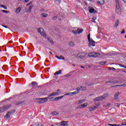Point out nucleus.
I'll return each mask as SVG.
<instances>
[{
    "label": "nucleus",
    "mask_w": 126,
    "mask_h": 126,
    "mask_svg": "<svg viewBox=\"0 0 126 126\" xmlns=\"http://www.w3.org/2000/svg\"><path fill=\"white\" fill-rule=\"evenodd\" d=\"M15 111L14 110H11L10 111H8V113L6 114L5 117L7 119H9V118H10V115H11V114H13V113H14Z\"/></svg>",
    "instance_id": "39448f33"
},
{
    "label": "nucleus",
    "mask_w": 126,
    "mask_h": 126,
    "mask_svg": "<svg viewBox=\"0 0 126 126\" xmlns=\"http://www.w3.org/2000/svg\"><path fill=\"white\" fill-rule=\"evenodd\" d=\"M50 101H54V100H55V98L53 97H51L50 99H49Z\"/></svg>",
    "instance_id": "37998d69"
},
{
    "label": "nucleus",
    "mask_w": 126,
    "mask_h": 126,
    "mask_svg": "<svg viewBox=\"0 0 126 126\" xmlns=\"http://www.w3.org/2000/svg\"><path fill=\"white\" fill-rule=\"evenodd\" d=\"M119 65H120V66H121V67H124V66H125L123 65L122 64H119Z\"/></svg>",
    "instance_id": "6e6d98bb"
},
{
    "label": "nucleus",
    "mask_w": 126,
    "mask_h": 126,
    "mask_svg": "<svg viewBox=\"0 0 126 126\" xmlns=\"http://www.w3.org/2000/svg\"><path fill=\"white\" fill-rule=\"evenodd\" d=\"M2 11L5 13H8V11L4 10H2Z\"/></svg>",
    "instance_id": "c03bdc74"
},
{
    "label": "nucleus",
    "mask_w": 126,
    "mask_h": 126,
    "mask_svg": "<svg viewBox=\"0 0 126 126\" xmlns=\"http://www.w3.org/2000/svg\"><path fill=\"white\" fill-rule=\"evenodd\" d=\"M89 11L90 12V13H97V11L95 10V9H94V8H90L89 10Z\"/></svg>",
    "instance_id": "ddd939ff"
},
{
    "label": "nucleus",
    "mask_w": 126,
    "mask_h": 126,
    "mask_svg": "<svg viewBox=\"0 0 126 126\" xmlns=\"http://www.w3.org/2000/svg\"><path fill=\"white\" fill-rule=\"evenodd\" d=\"M51 114L53 116H57V115H59V112L58 111H53Z\"/></svg>",
    "instance_id": "393cba45"
},
{
    "label": "nucleus",
    "mask_w": 126,
    "mask_h": 126,
    "mask_svg": "<svg viewBox=\"0 0 126 126\" xmlns=\"http://www.w3.org/2000/svg\"><path fill=\"white\" fill-rule=\"evenodd\" d=\"M106 83H112L113 84H115L116 83H119V81L115 80V81H108L107 82H106Z\"/></svg>",
    "instance_id": "4468645a"
},
{
    "label": "nucleus",
    "mask_w": 126,
    "mask_h": 126,
    "mask_svg": "<svg viewBox=\"0 0 126 126\" xmlns=\"http://www.w3.org/2000/svg\"><path fill=\"white\" fill-rule=\"evenodd\" d=\"M94 58H97V57H99V56H100V54L99 53H96L95 52H94Z\"/></svg>",
    "instance_id": "cd10ccee"
},
{
    "label": "nucleus",
    "mask_w": 126,
    "mask_h": 126,
    "mask_svg": "<svg viewBox=\"0 0 126 126\" xmlns=\"http://www.w3.org/2000/svg\"><path fill=\"white\" fill-rule=\"evenodd\" d=\"M117 105H116V107H117V108H120V104H119V103H117Z\"/></svg>",
    "instance_id": "8fccbe9b"
},
{
    "label": "nucleus",
    "mask_w": 126,
    "mask_h": 126,
    "mask_svg": "<svg viewBox=\"0 0 126 126\" xmlns=\"http://www.w3.org/2000/svg\"><path fill=\"white\" fill-rule=\"evenodd\" d=\"M69 44V46H70V47H74V46H75V43H74V42H72V41H69L68 42Z\"/></svg>",
    "instance_id": "5701e85b"
},
{
    "label": "nucleus",
    "mask_w": 126,
    "mask_h": 126,
    "mask_svg": "<svg viewBox=\"0 0 126 126\" xmlns=\"http://www.w3.org/2000/svg\"><path fill=\"white\" fill-rule=\"evenodd\" d=\"M119 24H120V20H117L114 24V27L115 28H117V27H118V26H119Z\"/></svg>",
    "instance_id": "6ab92c4d"
},
{
    "label": "nucleus",
    "mask_w": 126,
    "mask_h": 126,
    "mask_svg": "<svg viewBox=\"0 0 126 126\" xmlns=\"http://www.w3.org/2000/svg\"><path fill=\"white\" fill-rule=\"evenodd\" d=\"M96 1L100 5H103L105 3V0H96Z\"/></svg>",
    "instance_id": "6e6552de"
},
{
    "label": "nucleus",
    "mask_w": 126,
    "mask_h": 126,
    "mask_svg": "<svg viewBox=\"0 0 126 126\" xmlns=\"http://www.w3.org/2000/svg\"><path fill=\"white\" fill-rule=\"evenodd\" d=\"M0 6L1 7H3V8H4V9H7V8H6V6L4 5H0Z\"/></svg>",
    "instance_id": "e433bc0d"
},
{
    "label": "nucleus",
    "mask_w": 126,
    "mask_h": 126,
    "mask_svg": "<svg viewBox=\"0 0 126 126\" xmlns=\"http://www.w3.org/2000/svg\"><path fill=\"white\" fill-rule=\"evenodd\" d=\"M68 123V122L62 121L59 123V125L63 126H68V124H67Z\"/></svg>",
    "instance_id": "f8f14e48"
},
{
    "label": "nucleus",
    "mask_w": 126,
    "mask_h": 126,
    "mask_svg": "<svg viewBox=\"0 0 126 126\" xmlns=\"http://www.w3.org/2000/svg\"><path fill=\"white\" fill-rule=\"evenodd\" d=\"M116 126H121V125H116Z\"/></svg>",
    "instance_id": "774afa93"
},
{
    "label": "nucleus",
    "mask_w": 126,
    "mask_h": 126,
    "mask_svg": "<svg viewBox=\"0 0 126 126\" xmlns=\"http://www.w3.org/2000/svg\"><path fill=\"white\" fill-rule=\"evenodd\" d=\"M68 96H71L72 95L71 93H68Z\"/></svg>",
    "instance_id": "864d4df0"
},
{
    "label": "nucleus",
    "mask_w": 126,
    "mask_h": 126,
    "mask_svg": "<svg viewBox=\"0 0 126 126\" xmlns=\"http://www.w3.org/2000/svg\"><path fill=\"white\" fill-rule=\"evenodd\" d=\"M36 100H42V98H36Z\"/></svg>",
    "instance_id": "4d7b16f0"
},
{
    "label": "nucleus",
    "mask_w": 126,
    "mask_h": 126,
    "mask_svg": "<svg viewBox=\"0 0 126 126\" xmlns=\"http://www.w3.org/2000/svg\"><path fill=\"white\" fill-rule=\"evenodd\" d=\"M123 1H124V2H125V3H126V0H123Z\"/></svg>",
    "instance_id": "338daca9"
},
{
    "label": "nucleus",
    "mask_w": 126,
    "mask_h": 126,
    "mask_svg": "<svg viewBox=\"0 0 126 126\" xmlns=\"http://www.w3.org/2000/svg\"><path fill=\"white\" fill-rule=\"evenodd\" d=\"M24 102H25V100H20L15 101L14 104L15 105H20V104H22V103H24Z\"/></svg>",
    "instance_id": "9d476101"
},
{
    "label": "nucleus",
    "mask_w": 126,
    "mask_h": 126,
    "mask_svg": "<svg viewBox=\"0 0 126 126\" xmlns=\"http://www.w3.org/2000/svg\"><path fill=\"white\" fill-rule=\"evenodd\" d=\"M32 7H33V5H31L28 9V10L27 9V8L25 9V11L26 12H30V11H31V9H32Z\"/></svg>",
    "instance_id": "dca6fc26"
},
{
    "label": "nucleus",
    "mask_w": 126,
    "mask_h": 126,
    "mask_svg": "<svg viewBox=\"0 0 126 126\" xmlns=\"http://www.w3.org/2000/svg\"><path fill=\"white\" fill-rule=\"evenodd\" d=\"M99 104H96L95 106H94V107H90L89 108V111L90 112H92V111H94V110H96V107H98Z\"/></svg>",
    "instance_id": "9b49d317"
},
{
    "label": "nucleus",
    "mask_w": 126,
    "mask_h": 126,
    "mask_svg": "<svg viewBox=\"0 0 126 126\" xmlns=\"http://www.w3.org/2000/svg\"><path fill=\"white\" fill-rule=\"evenodd\" d=\"M29 1V0H25V2H28Z\"/></svg>",
    "instance_id": "e2e57ef3"
},
{
    "label": "nucleus",
    "mask_w": 126,
    "mask_h": 126,
    "mask_svg": "<svg viewBox=\"0 0 126 126\" xmlns=\"http://www.w3.org/2000/svg\"><path fill=\"white\" fill-rule=\"evenodd\" d=\"M116 70V68H114L113 67H110L108 69V70Z\"/></svg>",
    "instance_id": "c9c22d12"
},
{
    "label": "nucleus",
    "mask_w": 126,
    "mask_h": 126,
    "mask_svg": "<svg viewBox=\"0 0 126 126\" xmlns=\"http://www.w3.org/2000/svg\"><path fill=\"white\" fill-rule=\"evenodd\" d=\"M63 96H68V93L65 94Z\"/></svg>",
    "instance_id": "bf43d9fd"
},
{
    "label": "nucleus",
    "mask_w": 126,
    "mask_h": 126,
    "mask_svg": "<svg viewBox=\"0 0 126 126\" xmlns=\"http://www.w3.org/2000/svg\"><path fill=\"white\" fill-rule=\"evenodd\" d=\"M72 32H83V29H77V30H73Z\"/></svg>",
    "instance_id": "4be33fe9"
},
{
    "label": "nucleus",
    "mask_w": 126,
    "mask_h": 126,
    "mask_svg": "<svg viewBox=\"0 0 126 126\" xmlns=\"http://www.w3.org/2000/svg\"><path fill=\"white\" fill-rule=\"evenodd\" d=\"M55 58H57L58 60H61V58L57 55L55 56Z\"/></svg>",
    "instance_id": "de8ad7c7"
},
{
    "label": "nucleus",
    "mask_w": 126,
    "mask_h": 126,
    "mask_svg": "<svg viewBox=\"0 0 126 126\" xmlns=\"http://www.w3.org/2000/svg\"><path fill=\"white\" fill-rule=\"evenodd\" d=\"M38 32H44V29L42 28H39L37 30Z\"/></svg>",
    "instance_id": "2f4dec72"
},
{
    "label": "nucleus",
    "mask_w": 126,
    "mask_h": 126,
    "mask_svg": "<svg viewBox=\"0 0 126 126\" xmlns=\"http://www.w3.org/2000/svg\"><path fill=\"white\" fill-rule=\"evenodd\" d=\"M32 85L33 87H37V86H38V83H37L36 82H32Z\"/></svg>",
    "instance_id": "412c9836"
},
{
    "label": "nucleus",
    "mask_w": 126,
    "mask_h": 126,
    "mask_svg": "<svg viewBox=\"0 0 126 126\" xmlns=\"http://www.w3.org/2000/svg\"><path fill=\"white\" fill-rule=\"evenodd\" d=\"M20 11H21V7H18V8L16 9V10H15V12L16 13L18 14V13H20Z\"/></svg>",
    "instance_id": "aec40b11"
},
{
    "label": "nucleus",
    "mask_w": 126,
    "mask_h": 126,
    "mask_svg": "<svg viewBox=\"0 0 126 126\" xmlns=\"http://www.w3.org/2000/svg\"><path fill=\"white\" fill-rule=\"evenodd\" d=\"M88 41H90L92 39L91 38H90V33L88 35Z\"/></svg>",
    "instance_id": "58836bf2"
},
{
    "label": "nucleus",
    "mask_w": 126,
    "mask_h": 126,
    "mask_svg": "<svg viewBox=\"0 0 126 126\" xmlns=\"http://www.w3.org/2000/svg\"><path fill=\"white\" fill-rule=\"evenodd\" d=\"M61 92L60 91V90H58L57 92H54V94H55V95H59V94H61Z\"/></svg>",
    "instance_id": "7c9ffc66"
},
{
    "label": "nucleus",
    "mask_w": 126,
    "mask_h": 126,
    "mask_svg": "<svg viewBox=\"0 0 126 126\" xmlns=\"http://www.w3.org/2000/svg\"><path fill=\"white\" fill-rule=\"evenodd\" d=\"M3 27H4L5 28H7V27L5 26H2Z\"/></svg>",
    "instance_id": "69168bd1"
},
{
    "label": "nucleus",
    "mask_w": 126,
    "mask_h": 126,
    "mask_svg": "<svg viewBox=\"0 0 126 126\" xmlns=\"http://www.w3.org/2000/svg\"><path fill=\"white\" fill-rule=\"evenodd\" d=\"M78 104H82V103H84V102H85V99H82L78 101Z\"/></svg>",
    "instance_id": "473e14b6"
},
{
    "label": "nucleus",
    "mask_w": 126,
    "mask_h": 126,
    "mask_svg": "<svg viewBox=\"0 0 126 126\" xmlns=\"http://www.w3.org/2000/svg\"><path fill=\"white\" fill-rule=\"evenodd\" d=\"M89 47H95V41H94L93 39L89 40Z\"/></svg>",
    "instance_id": "423d86ee"
},
{
    "label": "nucleus",
    "mask_w": 126,
    "mask_h": 126,
    "mask_svg": "<svg viewBox=\"0 0 126 126\" xmlns=\"http://www.w3.org/2000/svg\"><path fill=\"white\" fill-rule=\"evenodd\" d=\"M10 107H11V105L2 106L0 108V112H4V111L7 110L8 108H10Z\"/></svg>",
    "instance_id": "7ed1b4c3"
},
{
    "label": "nucleus",
    "mask_w": 126,
    "mask_h": 126,
    "mask_svg": "<svg viewBox=\"0 0 126 126\" xmlns=\"http://www.w3.org/2000/svg\"><path fill=\"white\" fill-rule=\"evenodd\" d=\"M31 3H32V1H31L29 3L27 4L26 6H28L29 5H30V4H31Z\"/></svg>",
    "instance_id": "a18cd8bd"
},
{
    "label": "nucleus",
    "mask_w": 126,
    "mask_h": 126,
    "mask_svg": "<svg viewBox=\"0 0 126 126\" xmlns=\"http://www.w3.org/2000/svg\"><path fill=\"white\" fill-rule=\"evenodd\" d=\"M83 90H86V87H79L77 88V91H78V93H79V92L82 91Z\"/></svg>",
    "instance_id": "1a4fd4ad"
},
{
    "label": "nucleus",
    "mask_w": 126,
    "mask_h": 126,
    "mask_svg": "<svg viewBox=\"0 0 126 126\" xmlns=\"http://www.w3.org/2000/svg\"><path fill=\"white\" fill-rule=\"evenodd\" d=\"M110 106H111V104H110V103H108V104H107V107H110Z\"/></svg>",
    "instance_id": "13d9d810"
},
{
    "label": "nucleus",
    "mask_w": 126,
    "mask_h": 126,
    "mask_svg": "<svg viewBox=\"0 0 126 126\" xmlns=\"http://www.w3.org/2000/svg\"><path fill=\"white\" fill-rule=\"evenodd\" d=\"M60 59H61V60H63V61H64V57H63V56H60Z\"/></svg>",
    "instance_id": "a19ab883"
},
{
    "label": "nucleus",
    "mask_w": 126,
    "mask_h": 126,
    "mask_svg": "<svg viewBox=\"0 0 126 126\" xmlns=\"http://www.w3.org/2000/svg\"><path fill=\"white\" fill-rule=\"evenodd\" d=\"M54 19H57V18H58V17L56 16H55L54 17Z\"/></svg>",
    "instance_id": "680f3d73"
},
{
    "label": "nucleus",
    "mask_w": 126,
    "mask_h": 126,
    "mask_svg": "<svg viewBox=\"0 0 126 126\" xmlns=\"http://www.w3.org/2000/svg\"><path fill=\"white\" fill-rule=\"evenodd\" d=\"M92 85H93V84H92V83H89V86H92Z\"/></svg>",
    "instance_id": "3c124183"
},
{
    "label": "nucleus",
    "mask_w": 126,
    "mask_h": 126,
    "mask_svg": "<svg viewBox=\"0 0 126 126\" xmlns=\"http://www.w3.org/2000/svg\"><path fill=\"white\" fill-rule=\"evenodd\" d=\"M86 56V54L84 53H80L77 54L78 58H80V59H83L84 58H85Z\"/></svg>",
    "instance_id": "20e7f679"
},
{
    "label": "nucleus",
    "mask_w": 126,
    "mask_h": 126,
    "mask_svg": "<svg viewBox=\"0 0 126 126\" xmlns=\"http://www.w3.org/2000/svg\"><path fill=\"white\" fill-rule=\"evenodd\" d=\"M36 126H44V125L40 124L37 125Z\"/></svg>",
    "instance_id": "603ef678"
},
{
    "label": "nucleus",
    "mask_w": 126,
    "mask_h": 126,
    "mask_svg": "<svg viewBox=\"0 0 126 126\" xmlns=\"http://www.w3.org/2000/svg\"><path fill=\"white\" fill-rule=\"evenodd\" d=\"M62 72V70H59L58 71H57L55 73H54V75H59V74H61V73Z\"/></svg>",
    "instance_id": "c85d7f7f"
},
{
    "label": "nucleus",
    "mask_w": 126,
    "mask_h": 126,
    "mask_svg": "<svg viewBox=\"0 0 126 126\" xmlns=\"http://www.w3.org/2000/svg\"><path fill=\"white\" fill-rule=\"evenodd\" d=\"M56 94H55V93H52L48 95V97H52V96H55Z\"/></svg>",
    "instance_id": "f704fd0d"
},
{
    "label": "nucleus",
    "mask_w": 126,
    "mask_h": 126,
    "mask_svg": "<svg viewBox=\"0 0 126 126\" xmlns=\"http://www.w3.org/2000/svg\"><path fill=\"white\" fill-rule=\"evenodd\" d=\"M116 12L117 13V14H122V9L120 6L119 0H116Z\"/></svg>",
    "instance_id": "f03ea898"
},
{
    "label": "nucleus",
    "mask_w": 126,
    "mask_h": 126,
    "mask_svg": "<svg viewBox=\"0 0 126 126\" xmlns=\"http://www.w3.org/2000/svg\"><path fill=\"white\" fill-rule=\"evenodd\" d=\"M121 94V93L120 92L116 93L114 96V99H118V98H119V95H120V94Z\"/></svg>",
    "instance_id": "f3484780"
},
{
    "label": "nucleus",
    "mask_w": 126,
    "mask_h": 126,
    "mask_svg": "<svg viewBox=\"0 0 126 126\" xmlns=\"http://www.w3.org/2000/svg\"><path fill=\"white\" fill-rule=\"evenodd\" d=\"M41 17H48V14L46 13H43L42 14H41Z\"/></svg>",
    "instance_id": "a878e982"
},
{
    "label": "nucleus",
    "mask_w": 126,
    "mask_h": 126,
    "mask_svg": "<svg viewBox=\"0 0 126 126\" xmlns=\"http://www.w3.org/2000/svg\"><path fill=\"white\" fill-rule=\"evenodd\" d=\"M47 40H48V42H49V43H50L52 45H54V41L53 40V39H52L51 38H48Z\"/></svg>",
    "instance_id": "bb28decb"
},
{
    "label": "nucleus",
    "mask_w": 126,
    "mask_h": 126,
    "mask_svg": "<svg viewBox=\"0 0 126 126\" xmlns=\"http://www.w3.org/2000/svg\"><path fill=\"white\" fill-rule=\"evenodd\" d=\"M71 93H72V95H74L75 94H78V91H77L76 92H74Z\"/></svg>",
    "instance_id": "4c0bfd02"
},
{
    "label": "nucleus",
    "mask_w": 126,
    "mask_h": 126,
    "mask_svg": "<svg viewBox=\"0 0 126 126\" xmlns=\"http://www.w3.org/2000/svg\"><path fill=\"white\" fill-rule=\"evenodd\" d=\"M85 84L86 86H89V83H86Z\"/></svg>",
    "instance_id": "09e8293b"
},
{
    "label": "nucleus",
    "mask_w": 126,
    "mask_h": 126,
    "mask_svg": "<svg viewBox=\"0 0 126 126\" xmlns=\"http://www.w3.org/2000/svg\"><path fill=\"white\" fill-rule=\"evenodd\" d=\"M96 19H97V18H96V17H93V18H92V22H94V23H96V22L95 21V20H96Z\"/></svg>",
    "instance_id": "72a5a7b5"
},
{
    "label": "nucleus",
    "mask_w": 126,
    "mask_h": 126,
    "mask_svg": "<svg viewBox=\"0 0 126 126\" xmlns=\"http://www.w3.org/2000/svg\"><path fill=\"white\" fill-rule=\"evenodd\" d=\"M39 33L41 36L44 37L45 38H47V34H46V32H40Z\"/></svg>",
    "instance_id": "b1692460"
},
{
    "label": "nucleus",
    "mask_w": 126,
    "mask_h": 126,
    "mask_svg": "<svg viewBox=\"0 0 126 126\" xmlns=\"http://www.w3.org/2000/svg\"><path fill=\"white\" fill-rule=\"evenodd\" d=\"M68 76H70V75L69 74L65 75V77H68Z\"/></svg>",
    "instance_id": "052dcab7"
},
{
    "label": "nucleus",
    "mask_w": 126,
    "mask_h": 126,
    "mask_svg": "<svg viewBox=\"0 0 126 126\" xmlns=\"http://www.w3.org/2000/svg\"><path fill=\"white\" fill-rule=\"evenodd\" d=\"M94 55H95V54L94 53V52L93 53H90L88 54V57H91L92 58H94Z\"/></svg>",
    "instance_id": "c756f323"
},
{
    "label": "nucleus",
    "mask_w": 126,
    "mask_h": 126,
    "mask_svg": "<svg viewBox=\"0 0 126 126\" xmlns=\"http://www.w3.org/2000/svg\"><path fill=\"white\" fill-rule=\"evenodd\" d=\"M88 106V103H85L83 104H81L80 105V109H83L84 108H85Z\"/></svg>",
    "instance_id": "2eb2a0df"
},
{
    "label": "nucleus",
    "mask_w": 126,
    "mask_h": 126,
    "mask_svg": "<svg viewBox=\"0 0 126 126\" xmlns=\"http://www.w3.org/2000/svg\"><path fill=\"white\" fill-rule=\"evenodd\" d=\"M81 68H85V67L83 66H81Z\"/></svg>",
    "instance_id": "0e129e2a"
},
{
    "label": "nucleus",
    "mask_w": 126,
    "mask_h": 126,
    "mask_svg": "<svg viewBox=\"0 0 126 126\" xmlns=\"http://www.w3.org/2000/svg\"><path fill=\"white\" fill-rule=\"evenodd\" d=\"M81 33V32H74V34H75V35H76V34H79Z\"/></svg>",
    "instance_id": "49530a36"
},
{
    "label": "nucleus",
    "mask_w": 126,
    "mask_h": 126,
    "mask_svg": "<svg viewBox=\"0 0 126 126\" xmlns=\"http://www.w3.org/2000/svg\"><path fill=\"white\" fill-rule=\"evenodd\" d=\"M78 104H79L78 103V102L77 101H75V103H74L75 105H77Z\"/></svg>",
    "instance_id": "5fc2aeb1"
},
{
    "label": "nucleus",
    "mask_w": 126,
    "mask_h": 126,
    "mask_svg": "<svg viewBox=\"0 0 126 126\" xmlns=\"http://www.w3.org/2000/svg\"><path fill=\"white\" fill-rule=\"evenodd\" d=\"M108 95H109V94H105L102 95L95 98L94 99V101L95 102H97L98 101H101V100H105V99H106V98L108 97Z\"/></svg>",
    "instance_id": "f257e3e1"
},
{
    "label": "nucleus",
    "mask_w": 126,
    "mask_h": 126,
    "mask_svg": "<svg viewBox=\"0 0 126 126\" xmlns=\"http://www.w3.org/2000/svg\"><path fill=\"white\" fill-rule=\"evenodd\" d=\"M100 64H102V65H104L106 64V62H101L100 63Z\"/></svg>",
    "instance_id": "ea45409f"
},
{
    "label": "nucleus",
    "mask_w": 126,
    "mask_h": 126,
    "mask_svg": "<svg viewBox=\"0 0 126 126\" xmlns=\"http://www.w3.org/2000/svg\"><path fill=\"white\" fill-rule=\"evenodd\" d=\"M108 126H117V125H116V124H109Z\"/></svg>",
    "instance_id": "79ce46f5"
},
{
    "label": "nucleus",
    "mask_w": 126,
    "mask_h": 126,
    "mask_svg": "<svg viewBox=\"0 0 126 126\" xmlns=\"http://www.w3.org/2000/svg\"><path fill=\"white\" fill-rule=\"evenodd\" d=\"M48 99H49V97H47L41 98V100L39 101L38 103L39 104H42V103H44V102H47Z\"/></svg>",
    "instance_id": "0eeeda50"
},
{
    "label": "nucleus",
    "mask_w": 126,
    "mask_h": 126,
    "mask_svg": "<svg viewBox=\"0 0 126 126\" xmlns=\"http://www.w3.org/2000/svg\"><path fill=\"white\" fill-rule=\"evenodd\" d=\"M63 97H64V95H62L61 96L57 97L54 98V99H53V100L58 101V100H60V99H62V98H63Z\"/></svg>",
    "instance_id": "a211bd4d"
}]
</instances>
